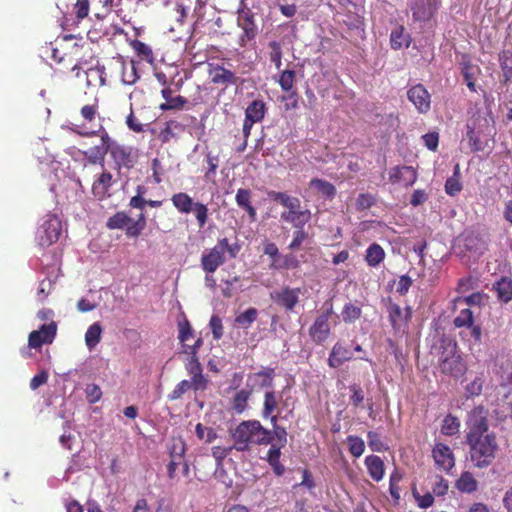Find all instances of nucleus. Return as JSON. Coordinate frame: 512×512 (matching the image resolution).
Masks as SVG:
<instances>
[{
    "instance_id": "nucleus-1",
    "label": "nucleus",
    "mask_w": 512,
    "mask_h": 512,
    "mask_svg": "<svg viewBox=\"0 0 512 512\" xmlns=\"http://www.w3.org/2000/svg\"><path fill=\"white\" fill-rule=\"evenodd\" d=\"M233 447L239 452H245L251 445H268L272 443V432L262 426L258 420L240 422L231 433Z\"/></svg>"
},
{
    "instance_id": "nucleus-2",
    "label": "nucleus",
    "mask_w": 512,
    "mask_h": 512,
    "mask_svg": "<svg viewBox=\"0 0 512 512\" xmlns=\"http://www.w3.org/2000/svg\"><path fill=\"white\" fill-rule=\"evenodd\" d=\"M469 447L470 461L478 469H484L494 462L499 445L494 432L474 437H465Z\"/></svg>"
},
{
    "instance_id": "nucleus-3",
    "label": "nucleus",
    "mask_w": 512,
    "mask_h": 512,
    "mask_svg": "<svg viewBox=\"0 0 512 512\" xmlns=\"http://www.w3.org/2000/svg\"><path fill=\"white\" fill-rule=\"evenodd\" d=\"M269 199L280 203L286 208L280 215L282 221L290 223L294 228L305 226L312 217L309 209H302L299 198L290 196L285 192L269 191Z\"/></svg>"
},
{
    "instance_id": "nucleus-4",
    "label": "nucleus",
    "mask_w": 512,
    "mask_h": 512,
    "mask_svg": "<svg viewBox=\"0 0 512 512\" xmlns=\"http://www.w3.org/2000/svg\"><path fill=\"white\" fill-rule=\"evenodd\" d=\"M241 250L238 241L230 244L228 238L218 239L216 245L204 253L201 257V267L206 273H214L222 264L225 263V253L230 259H235Z\"/></svg>"
},
{
    "instance_id": "nucleus-5",
    "label": "nucleus",
    "mask_w": 512,
    "mask_h": 512,
    "mask_svg": "<svg viewBox=\"0 0 512 512\" xmlns=\"http://www.w3.org/2000/svg\"><path fill=\"white\" fill-rule=\"evenodd\" d=\"M442 353L439 359V368L443 374L459 378L466 372V365L457 351L454 341H442Z\"/></svg>"
},
{
    "instance_id": "nucleus-6",
    "label": "nucleus",
    "mask_w": 512,
    "mask_h": 512,
    "mask_svg": "<svg viewBox=\"0 0 512 512\" xmlns=\"http://www.w3.org/2000/svg\"><path fill=\"white\" fill-rule=\"evenodd\" d=\"M171 202L176 210L181 214L194 213L199 228H203L208 221V208L201 202H194L191 196L185 192L175 193L171 197Z\"/></svg>"
},
{
    "instance_id": "nucleus-7",
    "label": "nucleus",
    "mask_w": 512,
    "mask_h": 512,
    "mask_svg": "<svg viewBox=\"0 0 512 512\" xmlns=\"http://www.w3.org/2000/svg\"><path fill=\"white\" fill-rule=\"evenodd\" d=\"M466 426L467 432L465 437L490 434L489 410L483 405L475 406L468 412Z\"/></svg>"
},
{
    "instance_id": "nucleus-8",
    "label": "nucleus",
    "mask_w": 512,
    "mask_h": 512,
    "mask_svg": "<svg viewBox=\"0 0 512 512\" xmlns=\"http://www.w3.org/2000/svg\"><path fill=\"white\" fill-rule=\"evenodd\" d=\"M78 134L86 137L96 135L100 136L101 144L90 148L89 151H86L83 154L87 158L88 162L91 164H96L98 162L104 161L106 154L109 153L110 151L112 141L106 129L102 125H100L98 130H93L89 132H79Z\"/></svg>"
},
{
    "instance_id": "nucleus-9",
    "label": "nucleus",
    "mask_w": 512,
    "mask_h": 512,
    "mask_svg": "<svg viewBox=\"0 0 512 512\" xmlns=\"http://www.w3.org/2000/svg\"><path fill=\"white\" fill-rule=\"evenodd\" d=\"M333 313V303L326 301L323 304V311L309 329V335L315 343L322 344L328 339L330 335L329 319Z\"/></svg>"
},
{
    "instance_id": "nucleus-10",
    "label": "nucleus",
    "mask_w": 512,
    "mask_h": 512,
    "mask_svg": "<svg viewBox=\"0 0 512 512\" xmlns=\"http://www.w3.org/2000/svg\"><path fill=\"white\" fill-rule=\"evenodd\" d=\"M62 224L56 215H47L37 230V240L42 247L50 246L59 240Z\"/></svg>"
},
{
    "instance_id": "nucleus-11",
    "label": "nucleus",
    "mask_w": 512,
    "mask_h": 512,
    "mask_svg": "<svg viewBox=\"0 0 512 512\" xmlns=\"http://www.w3.org/2000/svg\"><path fill=\"white\" fill-rule=\"evenodd\" d=\"M72 55L75 57L76 63L73 65L72 70H79L87 66V75L99 74V69H94L93 61L96 60V55L88 42L80 44L75 43L72 48Z\"/></svg>"
},
{
    "instance_id": "nucleus-12",
    "label": "nucleus",
    "mask_w": 512,
    "mask_h": 512,
    "mask_svg": "<svg viewBox=\"0 0 512 512\" xmlns=\"http://www.w3.org/2000/svg\"><path fill=\"white\" fill-rule=\"evenodd\" d=\"M237 25L243 30L239 37V45L245 47L249 41L255 39L258 33L255 14L248 8L239 9L237 12Z\"/></svg>"
},
{
    "instance_id": "nucleus-13",
    "label": "nucleus",
    "mask_w": 512,
    "mask_h": 512,
    "mask_svg": "<svg viewBox=\"0 0 512 512\" xmlns=\"http://www.w3.org/2000/svg\"><path fill=\"white\" fill-rule=\"evenodd\" d=\"M57 334V324L52 321L43 324L38 330L30 332L28 336V347L40 349L45 344H52Z\"/></svg>"
},
{
    "instance_id": "nucleus-14",
    "label": "nucleus",
    "mask_w": 512,
    "mask_h": 512,
    "mask_svg": "<svg viewBox=\"0 0 512 512\" xmlns=\"http://www.w3.org/2000/svg\"><path fill=\"white\" fill-rule=\"evenodd\" d=\"M300 288L284 286L280 290L270 293L271 300L286 311H293L299 302Z\"/></svg>"
},
{
    "instance_id": "nucleus-15",
    "label": "nucleus",
    "mask_w": 512,
    "mask_h": 512,
    "mask_svg": "<svg viewBox=\"0 0 512 512\" xmlns=\"http://www.w3.org/2000/svg\"><path fill=\"white\" fill-rule=\"evenodd\" d=\"M389 322L395 333L405 332L408 322L411 319V308L407 307L403 313L401 307L393 302L387 304Z\"/></svg>"
},
{
    "instance_id": "nucleus-16",
    "label": "nucleus",
    "mask_w": 512,
    "mask_h": 512,
    "mask_svg": "<svg viewBox=\"0 0 512 512\" xmlns=\"http://www.w3.org/2000/svg\"><path fill=\"white\" fill-rule=\"evenodd\" d=\"M109 153L118 168L131 169L134 166L136 155L132 147L117 144L112 140Z\"/></svg>"
},
{
    "instance_id": "nucleus-17",
    "label": "nucleus",
    "mask_w": 512,
    "mask_h": 512,
    "mask_svg": "<svg viewBox=\"0 0 512 512\" xmlns=\"http://www.w3.org/2000/svg\"><path fill=\"white\" fill-rule=\"evenodd\" d=\"M409 8L414 21L426 22L433 17L438 8V3L433 0H410Z\"/></svg>"
},
{
    "instance_id": "nucleus-18",
    "label": "nucleus",
    "mask_w": 512,
    "mask_h": 512,
    "mask_svg": "<svg viewBox=\"0 0 512 512\" xmlns=\"http://www.w3.org/2000/svg\"><path fill=\"white\" fill-rule=\"evenodd\" d=\"M436 466L446 472L455 466V457L451 448L444 443H436L432 450Z\"/></svg>"
},
{
    "instance_id": "nucleus-19",
    "label": "nucleus",
    "mask_w": 512,
    "mask_h": 512,
    "mask_svg": "<svg viewBox=\"0 0 512 512\" xmlns=\"http://www.w3.org/2000/svg\"><path fill=\"white\" fill-rule=\"evenodd\" d=\"M408 99L419 113H427L431 107V96L422 84H416L407 91Z\"/></svg>"
},
{
    "instance_id": "nucleus-20",
    "label": "nucleus",
    "mask_w": 512,
    "mask_h": 512,
    "mask_svg": "<svg viewBox=\"0 0 512 512\" xmlns=\"http://www.w3.org/2000/svg\"><path fill=\"white\" fill-rule=\"evenodd\" d=\"M389 180L392 184L412 186L417 180V171L411 166H396L390 170Z\"/></svg>"
},
{
    "instance_id": "nucleus-21",
    "label": "nucleus",
    "mask_w": 512,
    "mask_h": 512,
    "mask_svg": "<svg viewBox=\"0 0 512 512\" xmlns=\"http://www.w3.org/2000/svg\"><path fill=\"white\" fill-rule=\"evenodd\" d=\"M208 74L211 82L216 85H235L238 80L234 72L219 64H209Z\"/></svg>"
},
{
    "instance_id": "nucleus-22",
    "label": "nucleus",
    "mask_w": 512,
    "mask_h": 512,
    "mask_svg": "<svg viewBox=\"0 0 512 512\" xmlns=\"http://www.w3.org/2000/svg\"><path fill=\"white\" fill-rule=\"evenodd\" d=\"M235 201L238 207L246 211L250 222H255L257 212L256 208L252 205V191L245 188L238 189L235 195Z\"/></svg>"
},
{
    "instance_id": "nucleus-23",
    "label": "nucleus",
    "mask_w": 512,
    "mask_h": 512,
    "mask_svg": "<svg viewBox=\"0 0 512 512\" xmlns=\"http://www.w3.org/2000/svg\"><path fill=\"white\" fill-rule=\"evenodd\" d=\"M352 358H353V354H352L351 350L348 347L341 344L340 342H337L333 346V348L329 354L328 365L331 368H338L344 362L350 361Z\"/></svg>"
},
{
    "instance_id": "nucleus-24",
    "label": "nucleus",
    "mask_w": 512,
    "mask_h": 512,
    "mask_svg": "<svg viewBox=\"0 0 512 512\" xmlns=\"http://www.w3.org/2000/svg\"><path fill=\"white\" fill-rule=\"evenodd\" d=\"M162 97L165 99L164 103H161L159 108L162 111L169 110H182L187 103V99L183 96H172V89L170 87H165L161 91Z\"/></svg>"
},
{
    "instance_id": "nucleus-25",
    "label": "nucleus",
    "mask_w": 512,
    "mask_h": 512,
    "mask_svg": "<svg viewBox=\"0 0 512 512\" xmlns=\"http://www.w3.org/2000/svg\"><path fill=\"white\" fill-rule=\"evenodd\" d=\"M365 466L369 476L376 482L383 479L385 466L383 460L377 455H369L365 458Z\"/></svg>"
},
{
    "instance_id": "nucleus-26",
    "label": "nucleus",
    "mask_w": 512,
    "mask_h": 512,
    "mask_svg": "<svg viewBox=\"0 0 512 512\" xmlns=\"http://www.w3.org/2000/svg\"><path fill=\"white\" fill-rule=\"evenodd\" d=\"M266 104L263 100H253L245 109V120L253 123L261 122L266 113Z\"/></svg>"
},
{
    "instance_id": "nucleus-27",
    "label": "nucleus",
    "mask_w": 512,
    "mask_h": 512,
    "mask_svg": "<svg viewBox=\"0 0 512 512\" xmlns=\"http://www.w3.org/2000/svg\"><path fill=\"white\" fill-rule=\"evenodd\" d=\"M185 129V126L175 120L166 122L165 127L159 132L158 138L162 143H169L176 139Z\"/></svg>"
},
{
    "instance_id": "nucleus-28",
    "label": "nucleus",
    "mask_w": 512,
    "mask_h": 512,
    "mask_svg": "<svg viewBox=\"0 0 512 512\" xmlns=\"http://www.w3.org/2000/svg\"><path fill=\"white\" fill-rule=\"evenodd\" d=\"M112 179L110 172L101 173L92 185L93 194L100 199L104 198L112 185Z\"/></svg>"
},
{
    "instance_id": "nucleus-29",
    "label": "nucleus",
    "mask_w": 512,
    "mask_h": 512,
    "mask_svg": "<svg viewBox=\"0 0 512 512\" xmlns=\"http://www.w3.org/2000/svg\"><path fill=\"white\" fill-rule=\"evenodd\" d=\"M456 488L462 493H473L478 488V482L469 471L463 472L455 483Z\"/></svg>"
},
{
    "instance_id": "nucleus-30",
    "label": "nucleus",
    "mask_w": 512,
    "mask_h": 512,
    "mask_svg": "<svg viewBox=\"0 0 512 512\" xmlns=\"http://www.w3.org/2000/svg\"><path fill=\"white\" fill-rule=\"evenodd\" d=\"M281 449L276 444H271L267 452V462L272 467L273 472L277 476H282L285 472L284 465L280 462Z\"/></svg>"
},
{
    "instance_id": "nucleus-31",
    "label": "nucleus",
    "mask_w": 512,
    "mask_h": 512,
    "mask_svg": "<svg viewBox=\"0 0 512 512\" xmlns=\"http://www.w3.org/2000/svg\"><path fill=\"white\" fill-rule=\"evenodd\" d=\"M494 289L500 301L508 303L512 300V279L509 277H502L494 284Z\"/></svg>"
},
{
    "instance_id": "nucleus-32",
    "label": "nucleus",
    "mask_w": 512,
    "mask_h": 512,
    "mask_svg": "<svg viewBox=\"0 0 512 512\" xmlns=\"http://www.w3.org/2000/svg\"><path fill=\"white\" fill-rule=\"evenodd\" d=\"M385 259V251L378 243H372L366 250L365 260L370 267H376Z\"/></svg>"
},
{
    "instance_id": "nucleus-33",
    "label": "nucleus",
    "mask_w": 512,
    "mask_h": 512,
    "mask_svg": "<svg viewBox=\"0 0 512 512\" xmlns=\"http://www.w3.org/2000/svg\"><path fill=\"white\" fill-rule=\"evenodd\" d=\"M103 328L99 322L91 324L85 333V344L93 350L101 341Z\"/></svg>"
},
{
    "instance_id": "nucleus-34",
    "label": "nucleus",
    "mask_w": 512,
    "mask_h": 512,
    "mask_svg": "<svg viewBox=\"0 0 512 512\" xmlns=\"http://www.w3.org/2000/svg\"><path fill=\"white\" fill-rule=\"evenodd\" d=\"M445 192L449 196H456L461 192L463 186L461 183V174L459 164L454 167L453 175L449 177L445 182Z\"/></svg>"
},
{
    "instance_id": "nucleus-35",
    "label": "nucleus",
    "mask_w": 512,
    "mask_h": 512,
    "mask_svg": "<svg viewBox=\"0 0 512 512\" xmlns=\"http://www.w3.org/2000/svg\"><path fill=\"white\" fill-rule=\"evenodd\" d=\"M411 38L404 32V27L399 26L392 30L390 35L391 48L394 50L401 49L403 47H409Z\"/></svg>"
},
{
    "instance_id": "nucleus-36",
    "label": "nucleus",
    "mask_w": 512,
    "mask_h": 512,
    "mask_svg": "<svg viewBox=\"0 0 512 512\" xmlns=\"http://www.w3.org/2000/svg\"><path fill=\"white\" fill-rule=\"evenodd\" d=\"M279 398L275 391H266L264 394L262 417L271 419L273 413L277 409Z\"/></svg>"
},
{
    "instance_id": "nucleus-37",
    "label": "nucleus",
    "mask_w": 512,
    "mask_h": 512,
    "mask_svg": "<svg viewBox=\"0 0 512 512\" xmlns=\"http://www.w3.org/2000/svg\"><path fill=\"white\" fill-rule=\"evenodd\" d=\"M251 394H252V391L249 389L239 390L232 398V401H231L232 409L238 414L243 413L248 406V401H249Z\"/></svg>"
},
{
    "instance_id": "nucleus-38",
    "label": "nucleus",
    "mask_w": 512,
    "mask_h": 512,
    "mask_svg": "<svg viewBox=\"0 0 512 512\" xmlns=\"http://www.w3.org/2000/svg\"><path fill=\"white\" fill-rule=\"evenodd\" d=\"M295 78L296 72L294 70L286 69L281 72L278 80L282 91L291 93L290 97H295L297 95L296 91L293 90Z\"/></svg>"
},
{
    "instance_id": "nucleus-39",
    "label": "nucleus",
    "mask_w": 512,
    "mask_h": 512,
    "mask_svg": "<svg viewBox=\"0 0 512 512\" xmlns=\"http://www.w3.org/2000/svg\"><path fill=\"white\" fill-rule=\"evenodd\" d=\"M299 266H300V261L292 253H289V254H286V255L280 257L279 260L275 259L270 264V268L277 269V270H281V269H286V270L296 269Z\"/></svg>"
},
{
    "instance_id": "nucleus-40",
    "label": "nucleus",
    "mask_w": 512,
    "mask_h": 512,
    "mask_svg": "<svg viewBox=\"0 0 512 512\" xmlns=\"http://www.w3.org/2000/svg\"><path fill=\"white\" fill-rule=\"evenodd\" d=\"M309 186L317 189L318 192L328 199H332L336 195L335 186L326 180L313 178L310 180Z\"/></svg>"
},
{
    "instance_id": "nucleus-41",
    "label": "nucleus",
    "mask_w": 512,
    "mask_h": 512,
    "mask_svg": "<svg viewBox=\"0 0 512 512\" xmlns=\"http://www.w3.org/2000/svg\"><path fill=\"white\" fill-rule=\"evenodd\" d=\"M131 47L133 48V50L135 51V53L141 60H144L148 63L154 62V59H155L154 53H153L151 47L149 45H147L146 43L135 39L131 42Z\"/></svg>"
},
{
    "instance_id": "nucleus-42",
    "label": "nucleus",
    "mask_w": 512,
    "mask_h": 512,
    "mask_svg": "<svg viewBox=\"0 0 512 512\" xmlns=\"http://www.w3.org/2000/svg\"><path fill=\"white\" fill-rule=\"evenodd\" d=\"M460 421L456 416L448 414L444 417L441 424V433L445 436H454L459 433Z\"/></svg>"
},
{
    "instance_id": "nucleus-43",
    "label": "nucleus",
    "mask_w": 512,
    "mask_h": 512,
    "mask_svg": "<svg viewBox=\"0 0 512 512\" xmlns=\"http://www.w3.org/2000/svg\"><path fill=\"white\" fill-rule=\"evenodd\" d=\"M270 422L273 427V430L271 431L272 440L276 438L275 444L281 449L287 444V431L284 427L277 424V416H271Z\"/></svg>"
},
{
    "instance_id": "nucleus-44",
    "label": "nucleus",
    "mask_w": 512,
    "mask_h": 512,
    "mask_svg": "<svg viewBox=\"0 0 512 512\" xmlns=\"http://www.w3.org/2000/svg\"><path fill=\"white\" fill-rule=\"evenodd\" d=\"M348 450L352 456L359 458L365 451V443L362 438L356 435H349L346 438Z\"/></svg>"
},
{
    "instance_id": "nucleus-45",
    "label": "nucleus",
    "mask_w": 512,
    "mask_h": 512,
    "mask_svg": "<svg viewBox=\"0 0 512 512\" xmlns=\"http://www.w3.org/2000/svg\"><path fill=\"white\" fill-rule=\"evenodd\" d=\"M269 48V60L275 65L276 69H280L282 66V46L278 41H270L268 43Z\"/></svg>"
},
{
    "instance_id": "nucleus-46",
    "label": "nucleus",
    "mask_w": 512,
    "mask_h": 512,
    "mask_svg": "<svg viewBox=\"0 0 512 512\" xmlns=\"http://www.w3.org/2000/svg\"><path fill=\"white\" fill-rule=\"evenodd\" d=\"M362 315V309L352 303L344 305L342 310V318L345 323H353Z\"/></svg>"
},
{
    "instance_id": "nucleus-47",
    "label": "nucleus",
    "mask_w": 512,
    "mask_h": 512,
    "mask_svg": "<svg viewBox=\"0 0 512 512\" xmlns=\"http://www.w3.org/2000/svg\"><path fill=\"white\" fill-rule=\"evenodd\" d=\"M146 227V218L143 213H141L136 221H132L126 226V235L128 237L136 238Z\"/></svg>"
},
{
    "instance_id": "nucleus-48",
    "label": "nucleus",
    "mask_w": 512,
    "mask_h": 512,
    "mask_svg": "<svg viewBox=\"0 0 512 512\" xmlns=\"http://www.w3.org/2000/svg\"><path fill=\"white\" fill-rule=\"evenodd\" d=\"M431 485L432 492L437 497L446 495L449 489L448 480L444 479L440 475H434L431 477Z\"/></svg>"
},
{
    "instance_id": "nucleus-49",
    "label": "nucleus",
    "mask_w": 512,
    "mask_h": 512,
    "mask_svg": "<svg viewBox=\"0 0 512 512\" xmlns=\"http://www.w3.org/2000/svg\"><path fill=\"white\" fill-rule=\"evenodd\" d=\"M131 222V218L125 212H117L107 221L109 229H123Z\"/></svg>"
},
{
    "instance_id": "nucleus-50",
    "label": "nucleus",
    "mask_w": 512,
    "mask_h": 512,
    "mask_svg": "<svg viewBox=\"0 0 512 512\" xmlns=\"http://www.w3.org/2000/svg\"><path fill=\"white\" fill-rule=\"evenodd\" d=\"M455 327H472L474 323L473 312L469 308L462 309L453 321Z\"/></svg>"
},
{
    "instance_id": "nucleus-51",
    "label": "nucleus",
    "mask_w": 512,
    "mask_h": 512,
    "mask_svg": "<svg viewBox=\"0 0 512 512\" xmlns=\"http://www.w3.org/2000/svg\"><path fill=\"white\" fill-rule=\"evenodd\" d=\"M368 445L369 448L373 452H384L388 450V446H386L381 440V436L376 431H368L367 433Z\"/></svg>"
},
{
    "instance_id": "nucleus-52",
    "label": "nucleus",
    "mask_w": 512,
    "mask_h": 512,
    "mask_svg": "<svg viewBox=\"0 0 512 512\" xmlns=\"http://www.w3.org/2000/svg\"><path fill=\"white\" fill-rule=\"evenodd\" d=\"M258 312L254 307L246 309L244 312L239 314L235 321L237 324L243 327H249L257 318Z\"/></svg>"
},
{
    "instance_id": "nucleus-53",
    "label": "nucleus",
    "mask_w": 512,
    "mask_h": 512,
    "mask_svg": "<svg viewBox=\"0 0 512 512\" xmlns=\"http://www.w3.org/2000/svg\"><path fill=\"white\" fill-rule=\"evenodd\" d=\"M179 335L178 339L182 343V347L194 337L192 327L189 321L185 318L182 322L178 323Z\"/></svg>"
},
{
    "instance_id": "nucleus-54",
    "label": "nucleus",
    "mask_w": 512,
    "mask_h": 512,
    "mask_svg": "<svg viewBox=\"0 0 512 512\" xmlns=\"http://www.w3.org/2000/svg\"><path fill=\"white\" fill-rule=\"evenodd\" d=\"M80 114L84 121L90 123L96 119V117L99 115V105L98 101L95 100L92 104L84 105L81 110Z\"/></svg>"
},
{
    "instance_id": "nucleus-55",
    "label": "nucleus",
    "mask_w": 512,
    "mask_h": 512,
    "mask_svg": "<svg viewBox=\"0 0 512 512\" xmlns=\"http://www.w3.org/2000/svg\"><path fill=\"white\" fill-rule=\"evenodd\" d=\"M195 432L200 440H204L206 443H211L217 438V434L214 429L205 427L201 423H198L195 427Z\"/></svg>"
},
{
    "instance_id": "nucleus-56",
    "label": "nucleus",
    "mask_w": 512,
    "mask_h": 512,
    "mask_svg": "<svg viewBox=\"0 0 512 512\" xmlns=\"http://www.w3.org/2000/svg\"><path fill=\"white\" fill-rule=\"evenodd\" d=\"M412 495L417 501V504L420 508L426 509L433 505L434 503V496L432 493L427 492L424 495H421L416 487L412 488Z\"/></svg>"
},
{
    "instance_id": "nucleus-57",
    "label": "nucleus",
    "mask_w": 512,
    "mask_h": 512,
    "mask_svg": "<svg viewBox=\"0 0 512 512\" xmlns=\"http://www.w3.org/2000/svg\"><path fill=\"white\" fill-rule=\"evenodd\" d=\"M473 69L474 67L471 63H464L462 67V76L469 90L472 92H476V84Z\"/></svg>"
},
{
    "instance_id": "nucleus-58",
    "label": "nucleus",
    "mask_w": 512,
    "mask_h": 512,
    "mask_svg": "<svg viewBox=\"0 0 512 512\" xmlns=\"http://www.w3.org/2000/svg\"><path fill=\"white\" fill-rule=\"evenodd\" d=\"M308 238V233L304 230V226H300L299 228H295L293 232V239L289 244L288 248L290 250H298L302 243Z\"/></svg>"
},
{
    "instance_id": "nucleus-59",
    "label": "nucleus",
    "mask_w": 512,
    "mask_h": 512,
    "mask_svg": "<svg viewBox=\"0 0 512 512\" xmlns=\"http://www.w3.org/2000/svg\"><path fill=\"white\" fill-rule=\"evenodd\" d=\"M375 204V197L370 193H361L356 199V209L364 211L370 209Z\"/></svg>"
},
{
    "instance_id": "nucleus-60",
    "label": "nucleus",
    "mask_w": 512,
    "mask_h": 512,
    "mask_svg": "<svg viewBox=\"0 0 512 512\" xmlns=\"http://www.w3.org/2000/svg\"><path fill=\"white\" fill-rule=\"evenodd\" d=\"M209 327L212 331L213 338L219 340L224 334L222 320L218 315H212L209 321Z\"/></svg>"
},
{
    "instance_id": "nucleus-61",
    "label": "nucleus",
    "mask_w": 512,
    "mask_h": 512,
    "mask_svg": "<svg viewBox=\"0 0 512 512\" xmlns=\"http://www.w3.org/2000/svg\"><path fill=\"white\" fill-rule=\"evenodd\" d=\"M190 389H192L190 386V382L188 380H182L175 386L171 393L168 394V399L170 401L177 400L181 398L182 395Z\"/></svg>"
},
{
    "instance_id": "nucleus-62",
    "label": "nucleus",
    "mask_w": 512,
    "mask_h": 512,
    "mask_svg": "<svg viewBox=\"0 0 512 512\" xmlns=\"http://www.w3.org/2000/svg\"><path fill=\"white\" fill-rule=\"evenodd\" d=\"M85 394L90 404L98 402L102 397L101 388L97 384H88L85 388Z\"/></svg>"
},
{
    "instance_id": "nucleus-63",
    "label": "nucleus",
    "mask_w": 512,
    "mask_h": 512,
    "mask_svg": "<svg viewBox=\"0 0 512 512\" xmlns=\"http://www.w3.org/2000/svg\"><path fill=\"white\" fill-rule=\"evenodd\" d=\"M501 385H512V362L506 361L500 366Z\"/></svg>"
},
{
    "instance_id": "nucleus-64",
    "label": "nucleus",
    "mask_w": 512,
    "mask_h": 512,
    "mask_svg": "<svg viewBox=\"0 0 512 512\" xmlns=\"http://www.w3.org/2000/svg\"><path fill=\"white\" fill-rule=\"evenodd\" d=\"M500 66L505 75L512 73V53L510 51H503L499 55Z\"/></svg>"
}]
</instances>
